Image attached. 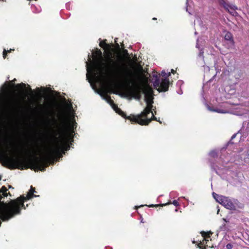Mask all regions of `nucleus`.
Instances as JSON below:
<instances>
[{"label": "nucleus", "mask_w": 249, "mask_h": 249, "mask_svg": "<svg viewBox=\"0 0 249 249\" xmlns=\"http://www.w3.org/2000/svg\"><path fill=\"white\" fill-rule=\"evenodd\" d=\"M217 155V153L215 150H213L209 153V156L212 158H215Z\"/></svg>", "instance_id": "nucleus-16"}, {"label": "nucleus", "mask_w": 249, "mask_h": 249, "mask_svg": "<svg viewBox=\"0 0 249 249\" xmlns=\"http://www.w3.org/2000/svg\"><path fill=\"white\" fill-rule=\"evenodd\" d=\"M68 108L69 110V115L71 118L73 117L74 113L72 112V106L71 104L68 105Z\"/></svg>", "instance_id": "nucleus-14"}, {"label": "nucleus", "mask_w": 249, "mask_h": 249, "mask_svg": "<svg viewBox=\"0 0 249 249\" xmlns=\"http://www.w3.org/2000/svg\"><path fill=\"white\" fill-rule=\"evenodd\" d=\"M224 39L227 41V47L231 48L233 47L234 42L231 34L230 32H227L224 36Z\"/></svg>", "instance_id": "nucleus-8"}, {"label": "nucleus", "mask_w": 249, "mask_h": 249, "mask_svg": "<svg viewBox=\"0 0 249 249\" xmlns=\"http://www.w3.org/2000/svg\"><path fill=\"white\" fill-rule=\"evenodd\" d=\"M196 48H199L198 42H197V43H196Z\"/></svg>", "instance_id": "nucleus-26"}, {"label": "nucleus", "mask_w": 249, "mask_h": 249, "mask_svg": "<svg viewBox=\"0 0 249 249\" xmlns=\"http://www.w3.org/2000/svg\"><path fill=\"white\" fill-rule=\"evenodd\" d=\"M29 91H30V95L31 96H33V92L32 90V89H31V88L29 87Z\"/></svg>", "instance_id": "nucleus-22"}, {"label": "nucleus", "mask_w": 249, "mask_h": 249, "mask_svg": "<svg viewBox=\"0 0 249 249\" xmlns=\"http://www.w3.org/2000/svg\"><path fill=\"white\" fill-rule=\"evenodd\" d=\"M226 248L227 249H231L232 248V245L231 243H229L226 245Z\"/></svg>", "instance_id": "nucleus-20"}, {"label": "nucleus", "mask_w": 249, "mask_h": 249, "mask_svg": "<svg viewBox=\"0 0 249 249\" xmlns=\"http://www.w3.org/2000/svg\"><path fill=\"white\" fill-rule=\"evenodd\" d=\"M223 220H224V221H225L226 222H227V220H226V219H225V218H223Z\"/></svg>", "instance_id": "nucleus-31"}, {"label": "nucleus", "mask_w": 249, "mask_h": 249, "mask_svg": "<svg viewBox=\"0 0 249 249\" xmlns=\"http://www.w3.org/2000/svg\"><path fill=\"white\" fill-rule=\"evenodd\" d=\"M143 205H141L140 206H135L136 209H137L139 207H142Z\"/></svg>", "instance_id": "nucleus-25"}, {"label": "nucleus", "mask_w": 249, "mask_h": 249, "mask_svg": "<svg viewBox=\"0 0 249 249\" xmlns=\"http://www.w3.org/2000/svg\"><path fill=\"white\" fill-rule=\"evenodd\" d=\"M88 58V61H86L87 71L86 77L90 86L96 93L99 94L112 107L116 113L125 117L124 113L114 103L107 92L98 89L96 83H100L108 73L115 78L129 85L134 83V75L123 63L110 58L108 60L109 64L107 65L100 50H97L96 55L94 53L92 55L89 54Z\"/></svg>", "instance_id": "nucleus-1"}, {"label": "nucleus", "mask_w": 249, "mask_h": 249, "mask_svg": "<svg viewBox=\"0 0 249 249\" xmlns=\"http://www.w3.org/2000/svg\"><path fill=\"white\" fill-rule=\"evenodd\" d=\"M249 154L247 149H242L238 153L233 152L231 154V156L222 155L219 158H217L216 162H211V167L216 173L220 175L228 170L229 166L227 164L231 162L242 161L248 157Z\"/></svg>", "instance_id": "nucleus-4"}, {"label": "nucleus", "mask_w": 249, "mask_h": 249, "mask_svg": "<svg viewBox=\"0 0 249 249\" xmlns=\"http://www.w3.org/2000/svg\"><path fill=\"white\" fill-rule=\"evenodd\" d=\"M107 45V44L105 43H102V42H100V45L101 47H103V45Z\"/></svg>", "instance_id": "nucleus-24"}, {"label": "nucleus", "mask_w": 249, "mask_h": 249, "mask_svg": "<svg viewBox=\"0 0 249 249\" xmlns=\"http://www.w3.org/2000/svg\"><path fill=\"white\" fill-rule=\"evenodd\" d=\"M208 109L212 111H214L219 113H231V111L229 109L227 108H212L211 107H209V106H207Z\"/></svg>", "instance_id": "nucleus-10"}, {"label": "nucleus", "mask_w": 249, "mask_h": 249, "mask_svg": "<svg viewBox=\"0 0 249 249\" xmlns=\"http://www.w3.org/2000/svg\"><path fill=\"white\" fill-rule=\"evenodd\" d=\"M142 91L144 94V100L146 103V107L142 113L137 115L129 116L127 119L131 122L137 123L140 125H147L151 120H155L161 123L157 118L154 116L152 110H153V91L151 87L148 85H145Z\"/></svg>", "instance_id": "nucleus-3"}, {"label": "nucleus", "mask_w": 249, "mask_h": 249, "mask_svg": "<svg viewBox=\"0 0 249 249\" xmlns=\"http://www.w3.org/2000/svg\"><path fill=\"white\" fill-rule=\"evenodd\" d=\"M170 204H173L175 206H178L179 205V203H178V201L177 200H174L172 203L168 202V203H166V204H162L161 205L162 206H165V205H167Z\"/></svg>", "instance_id": "nucleus-17"}, {"label": "nucleus", "mask_w": 249, "mask_h": 249, "mask_svg": "<svg viewBox=\"0 0 249 249\" xmlns=\"http://www.w3.org/2000/svg\"><path fill=\"white\" fill-rule=\"evenodd\" d=\"M219 211H220V210H219V209H218V210H217V214H218V213H219Z\"/></svg>", "instance_id": "nucleus-29"}, {"label": "nucleus", "mask_w": 249, "mask_h": 249, "mask_svg": "<svg viewBox=\"0 0 249 249\" xmlns=\"http://www.w3.org/2000/svg\"><path fill=\"white\" fill-rule=\"evenodd\" d=\"M133 92H134V93H135L136 91H133Z\"/></svg>", "instance_id": "nucleus-33"}, {"label": "nucleus", "mask_w": 249, "mask_h": 249, "mask_svg": "<svg viewBox=\"0 0 249 249\" xmlns=\"http://www.w3.org/2000/svg\"><path fill=\"white\" fill-rule=\"evenodd\" d=\"M162 77H164L160 82V76L156 73L153 74L152 81L154 88L159 92L167 91L169 88V81L168 77L171 75L170 72L167 73L165 71H162L161 73Z\"/></svg>", "instance_id": "nucleus-5"}, {"label": "nucleus", "mask_w": 249, "mask_h": 249, "mask_svg": "<svg viewBox=\"0 0 249 249\" xmlns=\"http://www.w3.org/2000/svg\"><path fill=\"white\" fill-rule=\"evenodd\" d=\"M183 81H181V80H179V81H178V82H177V85H178V86H180V85H181L182 84H183Z\"/></svg>", "instance_id": "nucleus-21"}, {"label": "nucleus", "mask_w": 249, "mask_h": 249, "mask_svg": "<svg viewBox=\"0 0 249 249\" xmlns=\"http://www.w3.org/2000/svg\"><path fill=\"white\" fill-rule=\"evenodd\" d=\"M35 142H34H34H33V141H32V144H35Z\"/></svg>", "instance_id": "nucleus-30"}, {"label": "nucleus", "mask_w": 249, "mask_h": 249, "mask_svg": "<svg viewBox=\"0 0 249 249\" xmlns=\"http://www.w3.org/2000/svg\"><path fill=\"white\" fill-rule=\"evenodd\" d=\"M213 196L217 202L227 209L236 210L237 209L242 207L241 206L242 204L237 199L219 196L215 193H213Z\"/></svg>", "instance_id": "nucleus-6"}, {"label": "nucleus", "mask_w": 249, "mask_h": 249, "mask_svg": "<svg viewBox=\"0 0 249 249\" xmlns=\"http://www.w3.org/2000/svg\"><path fill=\"white\" fill-rule=\"evenodd\" d=\"M203 53H204V52L201 50V51H200L199 53V56L200 57V56H203Z\"/></svg>", "instance_id": "nucleus-23"}, {"label": "nucleus", "mask_w": 249, "mask_h": 249, "mask_svg": "<svg viewBox=\"0 0 249 249\" xmlns=\"http://www.w3.org/2000/svg\"><path fill=\"white\" fill-rule=\"evenodd\" d=\"M171 72L174 73L175 71L173 69H172L171 70Z\"/></svg>", "instance_id": "nucleus-27"}, {"label": "nucleus", "mask_w": 249, "mask_h": 249, "mask_svg": "<svg viewBox=\"0 0 249 249\" xmlns=\"http://www.w3.org/2000/svg\"><path fill=\"white\" fill-rule=\"evenodd\" d=\"M219 2L225 9L228 8L230 4L227 2V0H219Z\"/></svg>", "instance_id": "nucleus-12"}, {"label": "nucleus", "mask_w": 249, "mask_h": 249, "mask_svg": "<svg viewBox=\"0 0 249 249\" xmlns=\"http://www.w3.org/2000/svg\"><path fill=\"white\" fill-rule=\"evenodd\" d=\"M26 87V85L25 84H23V83H21V84H18L17 85V87L18 88H25Z\"/></svg>", "instance_id": "nucleus-19"}, {"label": "nucleus", "mask_w": 249, "mask_h": 249, "mask_svg": "<svg viewBox=\"0 0 249 249\" xmlns=\"http://www.w3.org/2000/svg\"><path fill=\"white\" fill-rule=\"evenodd\" d=\"M155 205H150L149 206V207H153Z\"/></svg>", "instance_id": "nucleus-28"}, {"label": "nucleus", "mask_w": 249, "mask_h": 249, "mask_svg": "<svg viewBox=\"0 0 249 249\" xmlns=\"http://www.w3.org/2000/svg\"><path fill=\"white\" fill-rule=\"evenodd\" d=\"M201 234L203 237H205V241L207 242L209 240H208V239H207L206 238L210 237V235L212 234V232H209V233H207L205 231H202Z\"/></svg>", "instance_id": "nucleus-13"}, {"label": "nucleus", "mask_w": 249, "mask_h": 249, "mask_svg": "<svg viewBox=\"0 0 249 249\" xmlns=\"http://www.w3.org/2000/svg\"><path fill=\"white\" fill-rule=\"evenodd\" d=\"M76 127V123L74 121H71L70 124V132L67 133L66 136L70 137V138L73 139L74 129Z\"/></svg>", "instance_id": "nucleus-9"}, {"label": "nucleus", "mask_w": 249, "mask_h": 249, "mask_svg": "<svg viewBox=\"0 0 249 249\" xmlns=\"http://www.w3.org/2000/svg\"><path fill=\"white\" fill-rule=\"evenodd\" d=\"M42 125L52 133H55L59 126L55 119L52 120L48 117L46 118L42 122Z\"/></svg>", "instance_id": "nucleus-7"}, {"label": "nucleus", "mask_w": 249, "mask_h": 249, "mask_svg": "<svg viewBox=\"0 0 249 249\" xmlns=\"http://www.w3.org/2000/svg\"><path fill=\"white\" fill-rule=\"evenodd\" d=\"M41 89H40L39 88H37L36 89V91L38 92V96L40 97L42 96V92H43L45 90L44 88L42 87Z\"/></svg>", "instance_id": "nucleus-15"}, {"label": "nucleus", "mask_w": 249, "mask_h": 249, "mask_svg": "<svg viewBox=\"0 0 249 249\" xmlns=\"http://www.w3.org/2000/svg\"><path fill=\"white\" fill-rule=\"evenodd\" d=\"M70 141H72V139L66 136L60 143L49 148L44 153L35 148L30 150L29 156L35 171H44L46 167L44 163L53 164L56 160H58L62 157V154H65V151L70 149V145L67 142Z\"/></svg>", "instance_id": "nucleus-2"}, {"label": "nucleus", "mask_w": 249, "mask_h": 249, "mask_svg": "<svg viewBox=\"0 0 249 249\" xmlns=\"http://www.w3.org/2000/svg\"><path fill=\"white\" fill-rule=\"evenodd\" d=\"M14 49H11L8 51H6L5 49H4L3 52V58H5L6 57V54L7 53H10L12 51H14Z\"/></svg>", "instance_id": "nucleus-18"}, {"label": "nucleus", "mask_w": 249, "mask_h": 249, "mask_svg": "<svg viewBox=\"0 0 249 249\" xmlns=\"http://www.w3.org/2000/svg\"><path fill=\"white\" fill-rule=\"evenodd\" d=\"M225 9L228 11L231 15L233 16H236L237 14V13L236 11V10L237 9V8L233 4H230L229 5L228 8Z\"/></svg>", "instance_id": "nucleus-11"}, {"label": "nucleus", "mask_w": 249, "mask_h": 249, "mask_svg": "<svg viewBox=\"0 0 249 249\" xmlns=\"http://www.w3.org/2000/svg\"><path fill=\"white\" fill-rule=\"evenodd\" d=\"M179 94H181L182 93V92L181 91L180 92H178Z\"/></svg>", "instance_id": "nucleus-32"}]
</instances>
